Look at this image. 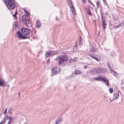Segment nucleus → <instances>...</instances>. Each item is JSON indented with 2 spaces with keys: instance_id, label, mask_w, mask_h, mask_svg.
I'll return each instance as SVG.
<instances>
[{
  "instance_id": "f257e3e1",
  "label": "nucleus",
  "mask_w": 124,
  "mask_h": 124,
  "mask_svg": "<svg viewBox=\"0 0 124 124\" xmlns=\"http://www.w3.org/2000/svg\"><path fill=\"white\" fill-rule=\"evenodd\" d=\"M30 32L29 29L24 27L22 28L21 29V32L19 31L17 32L16 35L17 37L20 39H29L26 36L29 35Z\"/></svg>"
},
{
  "instance_id": "f03ea898",
  "label": "nucleus",
  "mask_w": 124,
  "mask_h": 124,
  "mask_svg": "<svg viewBox=\"0 0 124 124\" xmlns=\"http://www.w3.org/2000/svg\"><path fill=\"white\" fill-rule=\"evenodd\" d=\"M23 10L26 13V15H24L22 17V21L27 27H28V25L30 23V19L28 18V16L29 15V13L24 8Z\"/></svg>"
},
{
  "instance_id": "7ed1b4c3",
  "label": "nucleus",
  "mask_w": 124,
  "mask_h": 124,
  "mask_svg": "<svg viewBox=\"0 0 124 124\" xmlns=\"http://www.w3.org/2000/svg\"><path fill=\"white\" fill-rule=\"evenodd\" d=\"M4 2L7 7L9 10L14 9L15 5L12 0H4Z\"/></svg>"
},
{
  "instance_id": "20e7f679",
  "label": "nucleus",
  "mask_w": 124,
  "mask_h": 124,
  "mask_svg": "<svg viewBox=\"0 0 124 124\" xmlns=\"http://www.w3.org/2000/svg\"><path fill=\"white\" fill-rule=\"evenodd\" d=\"M56 59L59 61L58 63L60 65L63 63L65 61H66L68 60L67 56L66 55H61L58 56L56 58Z\"/></svg>"
},
{
  "instance_id": "39448f33",
  "label": "nucleus",
  "mask_w": 124,
  "mask_h": 124,
  "mask_svg": "<svg viewBox=\"0 0 124 124\" xmlns=\"http://www.w3.org/2000/svg\"><path fill=\"white\" fill-rule=\"evenodd\" d=\"M61 69L60 68L56 67L52 69L51 75L53 76L58 73L60 71Z\"/></svg>"
},
{
  "instance_id": "423d86ee",
  "label": "nucleus",
  "mask_w": 124,
  "mask_h": 124,
  "mask_svg": "<svg viewBox=\"0 0 124 124\" xmlns=\"http://www.w3.org/2000/svg\"><path fill=\"white\" fill-rule=\"evenodd\" d=\"M96 71H95V74H99L101 73H102L106 72V70L105 69L101 68L100 67L96 68Z\"/></svg>"
},
{
  "instance_id": "0eeeda50",
  "label": "nucleus",
  "mask_w": 124,
  "mask_h": 124,
  "mask_svg": "<svg viewBox=\"0 0 124 124\" xmlns=\"http://www.w3.org/2000/svg\"><path fill=\"white\" fill-rule=\"evenodd\" d=\"M69 5L72 12V14L73 15H75L76 14V12L75 11L74 8L70 0H69Z\"/></svg>"
},
{
  "instance_id": "6e6552de",
  "label": "nucleus",
  "mask_w": 124,
  "mask_h": 124,
  "mask_svg": "<svg viewBox=\"0 0 124 124\" xmlns=\"http://www.w3.org/2000/svg\"><path fill=\"white\" fill-rule=\"evenodd\" d=\"M99 81H103L106 84H107L108 86L109 85L108 80L106 79L104 76L103 77H102L101 76H99Z\"/></svg>"
},
{
  "instance_id": "1a4fd4ad",
  "label": "nucleus",
  "mask_w": 124,
  "mask_h": 124,
  "mask_svg": "<svg viewBox=\"0 0 124 124\" xmlns=\"http://www.w3.org/2000/svg\"><path fill=\"white\" fill-rule=\"evenodd\" d=\"M6 116V119H9V121L7 124H10L13 121L15 118V117L11 116H8V115Z\"/></svg>"
},
{
  "instance_id": "9d476101",
  "label": "nucleus",
  "mask_w": 124,
  "mask_h": 124,
  "mask_svg": "<svg viewBox=\"0 0 124 124\" xmlns=\"http://www.w3.org/2000/svg\"><path fill=\"white\" fill-rule=\"evenodd\" d=\"M96 51V50L93 46H90L89 48V52L90 53L94 54Z\"/></svg>"
},
{
  "instance_id": "9b49d317",
  "label": "nucleus",
  "mask_w": 124,
  "mask_h": 124,
  "mask_svg": "<svg viewBox=\"0 0 124 124\" xmlns=\"http://www.w3.org/2000/svg\"><path fill=\"white\" fill-rule=\"evenodd\" d=\"M41 26V23L40 21L39 20H38L36 22L35 26L37 28H39Z\"/></svg>"
},
{
  "instance_id": "f8f14e48",
  "label": "nucleus",
  "mask_w": 124,
  "mask_h": 124,
  "mask_svg": "<svg viewBox=\"0 0 124 124\" xmlns=\"http://www.w3.org/2000/svg\"><path fill=\"white\" fill-rule=\"evenodd\" d=\"M5 85V81L4 80L1 78L0 79V85L2 86H4Z\"/></svg>"
},
{
  "instance_id": "ddd939ff",
  "label": "nucleus",
  "mask_w": 124,
  "mask_h": 124,
  "mask_svg": "<svg viewBox=\"0 0 124 124\" xmlns=\"http://www.w3.org/2000/svg\"><path fill=\"white\" fill-rule=\"evenodd\" d=\"M88 55L90 57L92 58H93V59H95L96 60L98 61H99V60L98 59V58L96 57L94 55H93L91 54H89Z\"/></svg>"
},
{
  "instance_id": "4468645a",
  "label": "nucleus",
  "mask_w": 124,
  "mask_h": 124,
  "mask_svg": "<svg viewBox=\"0 0 124 124\" xmlns=\"http://www.w3.org/2000/svg\"><path fill=\"white\" fill-rule=\"evenodd\" d=\"M102 27L103 28L105 29L106 28V27L107 25V24L105 21L102 22Z\"/></svg>"
},
{
  "instance_id": "2eb2a0df",
  "label": "nucleus",
  "mask_w": 124,
  "mask_h": 124,
  "mask_svg": "<svg viewBox=\"0 0 124 124\" xmlns=\"http://www.w3.org/2000/svg\"><path fill=\"white\" fill-rule=\"evenodd\" d=\"M51 55L50 52V50L46 52L45 55V58H47L49 56H50Z\"/></svg>"
},
{
  "instance_id": "dca6fc26",
  "label": "nucleus",
  "mask_w": 124,
  "mask_h": 124,
  "mask_svg": "<svg viewBox=\"0 0 124 124\" xmlns=\"http://www.w3.org/2000/svg\"><path fill=\"white\" fill-rule=\"evenodd\" d=\"M51 55H53L57 54V52L56 51H50Z\"/></svg>"
},
{
  "instance_id": "f3484780",
  "label": "nucleus",
  "mask_w": 124,
  "mask_h": 124,
  "mask_svg": "<svg viewBox=\"0 0 124 124\" xmlns=\"http://www.w3.org/2000/svg\"><path fill=\"white\" fill-rule=\"evenodd\" d=\"M62 120V118L58 119L56 121L55 124H58L60 123Z\"/></svg>"
},
{
  "instance_id": "a211bd4d",
  "label": "nucleus",
  "mask_w": 124,
  "mask_h": 124,
  "mask_svg": "<svg viewBox=\"0 0 124 124\" xmlns=\"http://www.w3.org/2000/svg\"><path fill=\"white\" fill-rule=\"evenodd\" d=\"M79 45H81L83 44V42L82 40V38L81 37V36H80L79 37Z\"/></svg>"
},
{
  "instance_id": "6ab92c4d",
  "label": "nucleus",
  "mask_w": 124,
  "mask_h": 124,
  "mask_svg": "<svg viewBox=\"0 0 124 124\" xmlns=\"http://www.w3.org/2000/svg\"><path fill=\"white\" fill-rule=\"evenodd\" d=\"M75 73L76 74H80L81 73V71L79 70H76L74 71Z\"/></svg>"
},
{
  "instance_id": "aec40b11",
  "label": "nucleus",
  "mask_w": 124,
  "mask_h": 124,
  "mask_svg": "<svg viewBox=\"0 0 124 124\" xmlns=\"http://www.w3.org/2000/svg\"><path fill=\"white\" fill-rule=\"evenodd\" d=\"M87 10V13L88 14L91 16H92V14L90 11V10L88 8H86Z\"/></svg>"
},
{
  "instance_id": "412c9836",
  "label": "nucleus",
  "mask_w": 124,
  "mask_h": 124,
  "mask_svg": "<svg viewBox=\"0 0 124 124\" xmlns=\"http://www.w3.org/2000/svg\"><path fill=\"white\" fill-rule=\"evenodd\" d=\"M111 70L112 71V74L115 76H116L117 75V73L115 71H113L112 70Z\"/></svg>"
},
{
  "instance_id": "4be33fe9",
  "label": "nucleus",
  "mask_w": 124,
  "mask_h": 124,
  "mask_svg": "<svg viewBox=\"0 0 124 124\" xmlns=\"http://www.w3.org/2000/svg\"><path fill=\"white\" fill-rule=\"evenodd\" d=\"M113 96H114L115 97V98L114 99L115 100L117 98L118 96H119L118 94H118H117V93L114 94H113Z\"/></svg>"
},
{
  "instance_id": "5701e85b",
  "label": "nucleus",
  "mask_w": 124,
  "mask_h": 124,
  "mask_svg": "<svg viewBox=\"0 0 124 124\" xmlns=\"http://www.w3.org/2000/svg\"><path fill=\"white\" fill-rule=\"evenodd\" d=\"M77 45L75 46L73 48V51H76L77 50Z\"/></svg>"
},
{
  "instance_id": "b1692460",
  "label": "nucleus",
  "mask_w": 124,
  "mask_h": 124,
  "mask_svg": "<svg viewBox=\"0 0 124 124\" xmlns=\"http://www.w3.org/2000/svg\"><path fill=\"white\" fill-rule=\"evenodd\" d=\"M6 116L5 117L4 119L1 121V123L2 124V123L5 122L6 121Z\"/></svg>"
},
{
  "instance_id": "393cba45",
  "label": "nucleus",
  "mask_w": 124,
  "mask_h": 124,
  "mask_svg": "<svg viewBox=\"0 0 124 124\" xmlns=\"http://www.w3.org/2000/svg\"><path fill=\"white\" fill-rule=\"evenodd\" d=\"M6 116L5 117L4 119L1 121V123L2 124V123L5 122L6 121Z\"/></svg>"
},
{
  "instance_id": "a878e982",
  "label": "nucleus",
  "mask_w": 124,
  "mask_h": 124,
  "mask_svg": "<svg viewBox=\"0 0 124 124\" xmlns=\"http://www.w3.org/2000/svg\"><path fill=\"white\" fill-rule=\"evenodd\" d=\"M6 116L5 117L4 119L1 121V123L2 124V123L5 122L6 121Z\"/></svg>"
},
{
  "instance_id": "bb28decb",
  "label": "nucleus",
  "mask_w": 124,
  "mask_h": 124,
  "mask_svg": "<svg viewBox=\"0 0 124 124\" xmlns=\"http://www.w3.org/2000/svg\"><path fill=\"white\" fill-rule=\"evenodd\" d=\"M96 68H94L92 69V71L93 73H95V71H96Z\"/></svg>"
},
{
  "instance_id": "cd10ccee",
  "label": "nucleus",
  "mask_w": 124,
  "mask_h": 124,
  "mask_svg": "<svg viewBox=\"0 0 124 124\" xmlns=\"http://www.w3.org/2000/svg\"><path fill=\"white\" fill-rule=\"evenodd\" d=\"M13 111V109L12 108H11L8 110V112L10 114H11L12 113Z\"/></svg>"
},
{
  "instance_id": "c85d7f7f",
  "label": "nucleus",
  "mask_w": 124,
  "mask_h": 124,
  "mask_svg": "<svg viewBox=\"0 0 124 124\" xmlns=\"http://www.w3.org/2000/svg\"><path fill=\"white\" fill-rule=\"evenodd\" d=\"M100 3V2L99 1H98V2H97L96 3V5H97V8L100 7L101 6V5L99 4Z\"/></svg>"
},
{
  "instance_id": "c756f323",
  "label": "nucleus",
  "mask_w": 124,
  "mask_h": 124,
  "mask_svg": "<svg viewBox=\"0 0 124 124\" xmlns=\"http://www.w3.org/2000/svg\"><path fill=\"white\" fill-rule=\"evenodd\" d=\"M109 91L110 93H112L113 92V89L112 88H110L109 89Z\"/></svg>"
},
{
  "instance_id": "7c9ffc66",
  "label": "nucleus",
  "mask_w": 124,
  "mask_h": 124,
  "mask_svg": "<svg viewBox=\"0 0 124 124\" xmlns=\"http://www.w3.org/2000/svg\"><path fill=\"white\" fill-rule=\"evenodd\" d=\"M75 61V60H74V59H70L69 61L70 62H71V63H72L73 62H74Z\"/></svg>"
},
{
  "instance_id": "2f4dec72",
  "label": "nucleus",
  "mask_w": 124,
  "mask_h": 124,
  "mask_svg": "<svg viewBox=\"0 0 124 124\" xmlns=\"http://www.w3.org/2000/svg\"><path fill=\"white\" fill-rule=\"evenodd\" d=\"M121 26V24L120 23L118 25L116 26L115 27V28H118L120 26Z\"/></svg>"
},
{
  "instance_id": "473e14b6",
  "label": "nucleus",
  "mask_w": 124,
  "mask_h": 124,
  "mask_svg": "<svg viewBox=\"0 0 124 124\" xmlns=\"http://www.w3.org/2000/svg\"><path fill=\"white\" fill-rule=\"evenodd\" d=\"M88 2L90 3L93 7L94 6V5L93 4V3L90 0H88Z\"/></svg>"
},
{
  "instance_id": "72a5a7b5",
  "label": "nucleus",
  "mask_w": 124,
  "mask_h": 124,
  "mask_svg": "<svg viewBox=\"0 0 124 124\" xmlns=\"http://www.w3.org/2000/svg\"><path fill=\"white\" fill-rule=\"evenodd\" d=\"M101 18L102 22H103V21H105V19H104L103 17V16L102 15L101 16Z\"/></svg>"
},
{
  "instance_id": "f704fd0d",
  "label": "nucleus",
  "mask_w": 124,
  "mask_h": 124,
  "mask_svg": "<svg viewBox=\"0 0 124 124\" xmlns=\"http://www.w3.org/2000/svg\"><path fill=\"white\" fill-rule=\"evenodd\" d=\"M99 76H98V77L97 78H93V79H94L96 80H98L99 81Z\"/></svg>"
},
{
  "instance_id": "c9c22d12",
  "label": "nucleus",
  "mask_w": 124,
  "mask_h": 124,
  "mask_svg": "<svg viewBox=\"0 0 124 124\" xmlns=\"http://www.w3.org/2000/svg\"><path fill=\"white\" fill-rule=\"evenodd\" d=\"M16 14H15L14 15H13V16L14 17L16 18H17V17L16 16Z\"/></svg>"
},
{
  "instance_id": "e433bc0d",
  "label": "nucleus",
  "mask_w": 124,
  "mask_h": 124,
  "mask_svg": "<svg viewBox=\"0 0 124 124\" xmlns=\"http://www.w3.org/2000/svg\"><path fill=\"white\" fill-rule=\"evenodd\" d=\"M50 58H49L47 60V64H48L50 62Z\"/></svg>"
},
{
  "instance_id": "4c0bfd02",
  "label": "nucleus",
  "mask_w": 124,
  "mask_h": 124,
  "mask_svg": "<svg viewBox=\"0 0 124 124\" xmlns=\"http://www.w3.org/2000/svg\"><path fill=\"white\" fill-rule=\"evenodd\" d=\"M7 110V108H6L5 111L3 112V113L4 115H5L6 114V113Z\"/></svg>"
},
{
  "instance_id": "58836bf2",
  "label": "nucleus",
  "mask_w": 124,
  "mask_h": 124,
  "mask_svg": "<svg viewBox=\"0 0 124 124\" xmlns=\"http://www.w3.org/2000/svg\"><path fill=\"white\" fill-rule=\"evenodd\" d=\"M87 68V66L86 65H85L84 67V69H86Z\"/></svg>"
},
{
  "instance_id": "ea45409f",
  "label": "nucleus",
  "mask_w": 124,
  "mask_h": 124,
  "mask_svg": "<svg viewBox=\"0 0 124 124\" xmlns=\"http://www.w3.org/2000/svg\"><path fill=\"white\" fill-rule=\"evenodd\" d=\"M55 20H58L59 19L58 18V17L57 16H56L55 17Z\"/></svg>"
},
{
  "instance_id": "a19ab883",
  "label": "nucleus",
  "mask_w": 124,
  "mask_h": 124,
  "mask_svg": "<svg viewBox=\"0 0 124 124\" xmlns=\"http://www.w3.org/2000/svg\"><path fill=\"white\" fill-rule=\"evenodd\" d=\"M82 1H84L85 3H86V1L85 0H82Z\"/></svg>"
},
{
  "instance_id": "79ce46f5",
  "label": "nucleus",
  "mask_w": 124,
  "mask_h": 124,
  "mask_svg": "<svg viewBox=\"0 0 124 124\" xmlns=\"http://www.w3.org/2000/svg\"><path fill=\"white\" fill-rule=\"evenodd\" d=\"M15 14H16V15L17 14V11L16 10L15 11Z\"/></svg>"
},
{
  "instance_id": "37998d69",
  "label": "nucleus",
  "mask_w": 124,
  "mask_h": 124,
  "mask_svg": "<svg viewBox=\"0 0 124 124\" xmlns=\"http://www.w3.org/2000/svg\"><path fill=\"white\" fill-rule=\"evenodd\" d=\"M121 88L123 89V90H124V87H122Z\"/></svg>"
},
{
  "instance_id": "c03bdc74",
  "label": "nucleus",
  "mask_w": 124,
  "mask_h": 124,
  "mask_svg": "<svg viewBox=\"0 0 124 124\" xmlns=\"http://www.w3.org/2000/svg\"><path fill=\"white\" fill-rule=\"evenodd\" d=\"M114 20H115L116 21H117V19H116V18H114Z\"/></svg>"
},
{
  "instance_id": "a18cd8bd",
  "label": "nucleus",
  "mask_w": 124,
  "mask_h": 124,
  "mask_svg": "<svg viewBox=\"0 0 124 124\" xmlns=\"http://www.w3.org/2000/svg\"><path fill=\"white\" fill-rule=\"evenodd\" d=\"M103 0V2H105V3H106V1H105V0Z\"/></svg>"
},
{
  "instance_id": "49530a36",
  "label": "nucleus",
  "mask_w": 124,
  "mask_h": 124,
  "mask_svg": "<svg viewBox=\"0 0 124 124\" xmlns=\"http://www.w3.org/2000/svg\"><path fill=\"white\" fill-rule=\"evenodd\" d=\"M15 25L16 26H17V25H16V22H15Z\"/></svg>"
},
{
  "instance_id": "de8ad7c7",
  "label": "nucleus",
  "mask_w": 124,
  "mask_h": 124,
  "mask_svg": "<svg viewBox=\"0 0 124 124\" xmlns=\"http://www.w3.org/2000/svg\"><path fill=\"white\" fill-rule=\"evenodd\" d=\"M65 63H66V64L67 63V64L68 65V66L69 65V64L68 62H66Z\"/></svg>"
},
{
  "instance_id": "09e8293b",
  "label": "nucleus",
  "mask_w": 124,
  "mask_h": 124,
  "mask_svg": "<svg viewBox=\"0 0 124 124\" xmlns=\"http://www.w3.org/2000/svg\"><path fill=\"white\" fill-rule=\"evenodd\" d=\"M108 64H109V63H108V62H107V64H108ZM109 67L110 68H111L110 67V66H109Z\"/></svg>"
},
{
  "instance_id": "8fccbe9b",
  "label": "nucleus",
  "mask_w": 124,
  "mask_h": 124,
  "mask_svg": "<svg viewBox=\"0 0 124 124\" xmlns=\"http://www.w3.org/2000/svg\"><path fill=\"white\" fill-rule=\"evenodd\" d=\"M20 94V93H19L18 94L19 96Z\"/></svg>"
},
{
  "instance_id": "3c124183",
  "label": "nucleus",
  "mask_w": 124,
  "mask_h": 124,
  "mask_svg": "<svg viewBox=\"0 0 124 124\" xmlns=\"http://www.w3.org/2000/svg\"><path fill=\"white\" fill-rule=\"evenodd\" d=\"M77 58H75V60H76V59H77Z\"/></svg>"
},
{
  "instance_id": "603ef678",
  "label": "nucleus",
  "mask_w": 124,
  "mask_h": 124,
  "mask_svg": "<svg viewBox=\"0 0 124 124\" xmlns=\"http://www.w3.org/2000/svg\"><path fill=\"white\" fill-rule=\"evenodd\" d=\"M35 32H36V31H35Z\"/></svg>"
},
{
  "instance_id": "864d4df0",
  "label": "nucleus",
  "mask_w": 124,
  "mask_h": 124,
  "mask_svg": "<svg viewBox=\"0 0 124 124\" xmlns=\"http://www.w3.org/2000/svg\"><path fill=\"white\" fill-rule=\"evenodd\" d=\"M0 124H2L1 123H0Z\"/></svg>"
},
{
  "instance_id": "5fc2aeb1",
  "label": "nucleus",
  "mask_w": 124,
  "mask_h": 124,
  "mask_svg": "<svg viewBox=\"0 0 124 124\" xmlns=\"http://www.w3.org/2000/svg\"><path fill=\"white\" fill-rule=\"evenodd\" d=\"M118 92H120V91H119H119H118Z\"/></svg>"
}]
</instances>
